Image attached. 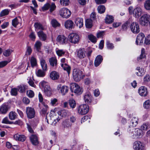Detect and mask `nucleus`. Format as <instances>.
I'll list each match as a JSON object with an SVG mask.
<instances>
[{
    "instance_id": "5fc2aeb1",
    "label": "nucleus",
    "mask_w": 150,
    "mask_h": 150,
    "mask_svg": "<svg viewBox=\"0 0 150 150\" xmlns=\"http://www.w3.org/2000/svg\"><path fill=\"white\" fill-rule=\"evenodd\" d=\"M149 125L148 123L143 124L141 126V128L143 130H146L149 128Z\"/></svg>"
},
{
    "instance_id": "37998d69",
    "label": "nucleus",
    "mask_w": 150,
    "mask_h": 150,
    "mask_svg": "<svg viewBox=\"0 0 150 150\" xmlns=\"http://www.w3.org/2000/svg\"><path fill=\"white\" fill-rule=\"evenodd\" d=\"M36 74L38 77H43L45 75V73L41 69H39L36 72Z\"/></svg>"
},
{
    "instance_id": "e2e57ef3",
    "label": "nucleus",
    "mask_w": 150,
    "mask_h": 150,
    "mask_svg": "<svg viewBox=\"0 0 150 150\" xmlns=\"http://www.w3.org/2000/svg\"><path fill=\"white\" fill-rule=\"evenodd\" d=\"M27 96L30 98L33 97L34 95V93L33 91L29 90L27 92Z\"/></svg>"
},
{
    "instance_id": "69168bd1",
    "label": "nucleus",
    "mask_w": 150,
    "mask_h": 150,
    "mask_svg": "<svg viewBox=\"0 0 150 150\" xmlns=\"http://www.w3.org/2000/svg\"><path fill=\"white\" fill-rule=\"evenodd\" d=\"M129 23L128 21H127L124 23L122 25V29L124 30H126L127 29L128 25Z\"/></svg>"
},
{
    "instance_id": "de8ad7c7",
    "label": "nucleus",
    "mask_w": 150,
    "mask_h": 150,
    "mask_svg": "<svg viewBox=\"0 0 150 150\" xmlns=\"http://www.w3.org/2000/svg\"><path fill=\"white\" fill-rule=\"evenodd\" d=\"M60 3L61 5L66 6L69 5L70 2L69 0H60Z\"/></svg>"
},
{
    "instance_id": "5701e85b",
    "label": "nucleus",
    "mask_w": 150,
    "mask_h": 150,
    "mask_svg": "<svg viewBox=\"0 0 150 150\" xmlns=\"http://www.w3.org/2000/svg\"><path fill=\"white\" fill-rule=\"evenodd\" d=\"M85 52L83 49H79L77 52V55L80 59H83L86 56Z\"/></svg>"
},
{
    "instance_id": "052dcab7",
    "label": "nucleus",
    "mask_w": 150,
    "mask_h": 150,
    "mask_svg": "<svg viewBox=\"0 0 150 150\" xmlns=\"http://www.w3.org/2000/svg\"><path fill=\"white\" fill-rule=\"evenodd\" d=\"M57 99L56 98H53L51 99L50 104L52 106H55L56 105L57 102Z\"/></svg>"
},
{
    "instance_id": "a19ab883",
    "label": "nucleus",
    "mask_w": 150,
    "mask_h": 150,
    "mask_svg": "<svg viewBox=\"0 0 150 150\" xmlns=\"http://www.w3.org/2000/svg\"><path fill=\"white\" fill-rule=\"evenodd\" d=\"M136 69L138 71V72H136V74L138 76H141L144 75L145 73V71L143 69L141 68L140 67H138Z\"/></svg>"
},
{
    "instance_id": "338daca9",
    "label": "nucleus",
    "mask_w": 150,
    "mask_h": 150,
    "mask_svg": "<svg viewBox=\"0 0 150 150\" xmlns=\"http://www.w3.org/2000/svg\"><path fill=\"white\" fill-rule=\"evenodd\" d=\"M18 89L16 88H12L11 90V94L13 96H16L17 94Z\"/></svg>"
},
{
    "instance_id": "49530a36",
    "label": "nucleus",
    "mask_w": 150,
    "mask_h": 150,
    "mask_svg": "<svg viewBox=\"0 0 150 150\" xmlns=\"http://www.w3.org/2000/svg\"><path fill=\"white\" fill-rule=\"evenodd\" d=\"M30 63L32 67L36 66L37 64L36 59L33 57H32L30 59Z\"/></svg>"
},
{
    "instance_id": "f03ea898",
    "label": "nucleus",
    "mask_w": 150,
    "mask_h": 150,
    "mask_svg": "<svg viewBox=\"0 0 150 150\" xmlns=\"http://www.w3.org/2000/svg\"><path fill=\"white\" fill-rule=\"evenodd\" d=\"M73 76L74 80L76 81H78L83 79L85 76L82 71L80 70L75 69L73 70Z\"/></svg>"
},
{
    "instance_id": "4d7b16f0",
    "label": "nucleus",
    "mask_w": 150,
    "mask_h": 150,
    "mask_svg": "<svg viewBox=\"0 0 150 150\" xmlns=\"http://www.w3.org/2000/svg\"><path fill=\"white\" fill-rule=\"evenodd\" d=\"M89 39L93 42L95 43L96 42V37L93 35H90L88 36Z\"/></svg>"
},
{
    "instance_id": "4be33fe9",
    "label": "nucleus",
    "mask_w": 150,
    "mask_h": 150,
    "mask_svg": "<svg viewBox=\"0 0 150 150\" xmlns=\"http://www.w3.org/2000/svg\"><path fill=\"white\" fill-rule=\"evenodd\" d=\"M92 96L90 92H87L84 96V99L86 103H91L92 101Z\"/></svg>"
},
{
    "instance_id": "9b49d317",
    "label": "nucleus",
    "mask_w": 150,
    "mask_h": 150,
    "mask_svg": "<svg viewBox=\"0 0 150 150\" xmlns=\"http://www.w3.org/2000/svg\"><path fill=\"white\" fill-rule=\"evenodd\" d=\"M60 16L63 18H68L70 16L71 12L70 10L66 8H63L59 11Z\"/></svg>"
},
{
    "instance_id": "f257e3e1",
    "label": "nucleus",
    "mask_w": 150,
    "mask_h": 150,
    "mask_svg": "<svg viewBox=\"0 0 150 150\" xmlns=\"http://www.w3.org/2000/svg\"><path fill=\"white\" fill-rule=\"evenodd\" d=\"M59 115L58 114L57 115L53 112V113L51 114L50 116H46V119L47 123L55 125L60 119L59 117Z\"/></svg>"
},
{
    "instance_id": "e433bc0d",
    "label": "nucleus",
    "mask_w": 150,
    "mask_h": 150,
    "mask_svg": "<svg viewBox=\"0 0 150 150\" xmlns=\"http://www.w3.org/2000/svg\"><path fill=\"white\" fill-rule=\"evenodd\" d=\"M42 105L45 107V108H43L42 109V110L41 111V113L42 114L44 115H45L47 113V116H48V113L47 112V109L48 108V106L47 105L45 104V103H42Z\"/></svg>"
},
{
    "instance_id": "a18cd8bd",
    "label": "nucleus",
    "mask_w": 150,
    "mask_h": 150,
    "mask_svg": "<svg viewBox=\"0 0 150 150\" xmlns=\"http://www.w3.org/2000/svg\"><path fill=\"white\" fill-rule=\"evenodd\" d=\"M144 7L146 10H150V0H147L145 1Z\"/></svg>"
},
{
    "instance_id": "473e14b6",
    "label": "nucleus",
    "mask_w": 150,
    "mask_h": 150,
    "mask_svg": "<svg viewBox=\"0 0 150 150\" xmlns=\"http://www.w3.org/2000/svg\"><path fill=\"white\" fill-rule=\"evenodd\" d=\"M70 114V112L69 111L65 110H61L58 113V114L63 117H65L69 115Z\"/></svg>"
},
{
    "instance_id": "f704fd0d",
    "label": "nucleus",
    "mask_w": 150,
    "mask_h": 150,
    "mask_svg": "<svg viewBox=\"0 0 150 150\" xmlns=\"http://www.w3.org/2000/svg\"><path fill=\"white\" fill-rule=\"evenodd\" d=\"M40 63L43 70L44 71H46L47 67L45 60L43 59H41L40 60Z\"/></svg>"
},
{
    "instance_id": "4468645a",
    "label": "nucleus",
    "mask_w": 150,
    "mask_h": 150,
    "mask_svg": "<svg viewBox=\"0 0 150 150\" xmlns=\"http://www.w3.org/2000/svg\"><path fill=\"white\" fill-rule=\"evenodd\" d=\"M57 89L62 95L64 96L67 93L69 88L66 86H62L60 84L57 86Z\"/></svg>"
},
{
    "instance_id": "09e8293b",
    "label": "nucleus",
    "mask_w": 150,
    "mask_h": 150,
    "mask_svg": "<svg viewBox=\"0 0 150 150\" xmlns=\"http://www.w3.org/2000/svg\"><path fill=\"white\" fill-rule=\"evenodd\" d=\"M56 53L59 56L61 57L65 53V51L63 50H59L57 49L56 50Z\"/></svg>"
},
{
    "instance_id": "c756f323",
    "label": "nucleus",
    "mask_w": 150,
    "mask_h": 150,
    "mask_svg": "<svg viewBox=\"0 0 150 150\" xmlns=\"http://www.w3.org/2000/svg\"><path fill=\"white\" fill-rule=\"evenodd\" d=\"M62 127L64 128H68L72 126V124L69 122L68 120H66L62 123Z\"/></svg>"
},
{
    "instance_id": "c03bdc74",
    "label": "nucleus",
    "mask_w": 150,
    "mask_h": 150,
    "mask_svg": "<svg viewBox=\"0 0 150 150\" xmlns=\"http://www.w3.org/2000/svg\"><path fill=\"white\" fill-rule=\"evenodd\" d=\"M13 51L12 50L10 49H7L4 51L3 54L5 57H8L11 55Z\"/></svg>"
},
{
    "instance_id": "72a5a7b5",
    "label": "nucleus",
    "mask_w": 150,
    "mask_h": 150,
    "mask_svg": "<svg viewBox=\"0 0 150 150\" xmlns=\"http://www.w3.org/2000/svg\"><path fill=\"white\" fill-rule=\"evenodd\" d=\"M61 67L63 68L64 70L67 71L68 74L69 75L70 73L71 67L66 63H61Z\"/></svg>"
},
{
    "instance_id": "f8f14e48",
    "label": "nucleus",
    "mask_w": 150,
    "mask_h": 150,
    "mask_svg": "<svg viewBox=\"0 0 150 150\" xmlns=\"http://www.w3.org/2000/svg\"><path fill=\"white\" fill-rule=\"evenodd\" d=\"M130 28L131 31L134 34L138 33L140 31L139 25L136 22H133L131 24Z\"/></svg>"
},
{
    "instance_id": "0e129e2a",
    "label": "nucleus",
    "mask_w": 150,
    "mask_h": 150,
    "mask_svg": "<svg viewBox=\"0 0 150 150\" xmlns=\"http://www.w3.org/2000/svg\"><path fill=\"white\" fill-rule=\"evenodd\" d=\"M144 43L147 45L150 44V34H149L145 38Z\"/></svg>"
},
{
    "instance_id": "7c9ffc66",
    "label": "nucleus",
    "mask_w": 150,
    "mask_h": 150,
    "mask_svg": "<svg viewBox=\"0 0 150 150\" xmlns=\"http://www.w3.org/2000/svg\"><path fill=\"white\" fill-rule=\"evenodd\" d=\"M138 119L136 117H133L131 119L130 125L132 127H135L138 123Z\"/></svg>"
},
{
    "instance_id": "6e6552de",
    "label": "nucleus",
    "mask_w": 150,
    "mask_h": 150,
    "mask_svg": "<svg viewBox=\"0 0 150 150\" xmlns=\"http://www.w3.org/2000/svg\"><path fill=\"white\" fill-rule=\"evenodd\" d=\"M89 110L88 106L85 104L80 105L78 108L79 113L81 115H84L87 114Z\"/></svg>"
},
{
    "instance_id": "9d476101",
    "label": "nucleus",
    "mask_w": 150,
    "mask_h": 150,
    "mask_svg": "<svg viewBox=\"0 0 150 150\" xmlns=\"http://www.w3.org/2000/svg\"><path fill=\"white\" fill-rule=\"evenodd\" d=\"M56 8V6L54 3L52 2L50 3H47L45 4L42 7L43 10H46L50 8L49 11L51 12H52L55 10Z\"/></svg>"
},
{
    "instance_id": "864d4df0",
    "label": "nucleus",
    "mask_w": 150,
    "mask_h": 150,
    "mask_svg": "<svg viewBox=\"0 0 150 150\" xmlns=\"http://www.w3.org/2000/svg\"><path fill=\"white\" fill-rule=\"evenodd\" d=\"M69 105L71 108H74L76 106L75 101L73 99H70L69 101Z\"/></svg>"
},
{
    "instance_id": "ea45409f",
    "label": "nucleus",
    "mask_w": 150,
    "mask_h": 150,
    "mask_svg": "<svg viewBox=\"0 0 150 150\" xmlns=\"http://www.w3.org/2000/svg\"><path fill=\"white\" fill-rule=\"evenodd\" d=\"M51 24L52 26L54 28L60 26V24L55 19H53L51 20Z\"/></svg>"
},
{
    "instance_id": "8fccbe9b",
    "label": "nucleus",
    "mask_w": 150,
    "mask_h": 150,
    "mask_svg": "<svg viewBox=\"0 0 150 150\" xmlns=\"http://www.w3.org/2000/svg\"><path fill=\"white\" fill-rule=\"evenodd\" d=\"M105 8L103 5H100L98 6V11L99 13H103L105 10Z\"/></svg>"
},
{
    "instance_id": "423d86ee",
    "label": "nucleus",
    "mask_w": 150,
    "mask_h": 150,
    "mask_svg": "<svg viewBox=\"0 0 150 150\" xmlns=\"http://www.w3.org/2000/svg\"><path fill=\"white\" fill-rule=\"evenodd\" d=\"M143 134L142 131L139 129H135L130 133L131 137L133 139H137L141 137Z\"/></svg>"
},
{
    "instance_id": "6e6d98bb",
    "label": "nucleus",
    "mask_w": 150,
    "mask_h": 150,
    "mask_svg": "<svg viewBox=\"0 0 150 150\" xmlns=\"http://www.w3.org/2000/svg\"><path fill=\"white\" fill-rule=\"evenodd\" d=\"M9 13V11L8 9H4L0 13V16H1L2 17L4 16L7 15Z\"/></svg>"
},
{
    "instance_id": "dca6fc26",
    "label": "nucleus",
    "mask_w": 150,
    "mask_h": 150,
    "mask_svg": "<svg viewBox=\"0 0 150 150\" xmlns=\"http://www.w3.org/2000/svg\"><path fill=\"white\" fill-rule=\"evenodd\" d=\"M144 37V35L143 33H139L137 36L136 41L137 45H140L142 43Z\"/></svg>"
},
{
    "instance_id": "1a4fd4ad",
    "label": "nucleus",
    "mask_w": 150,
    "mask_h": 150,
    "mask_svg": "<svg viewBox=\"0 0 150 150\" xmlns=\"http://www.w3.org/2000/svg\"><path fill=\"white\" fill-rule=\"evenodd\" d=\"M68 38L69 41L74 44L78 43L79 40V35L75 33H72L69 34Z\"/></svg>"
},
{
    "instance_id": "58836bf2",
    "label": "nucleus",
    "mask_w": 150,
    "mask_h": 150,
    "mask_svg": "<svg viewBox=\"0 0 150 150\" xmlns=\"http://www.w3.org/2000/svg\"><path fill=\"white\" fill-rule=\"evenodd\" d=\"M85 25L87 28H91L92 26V21L91 19H87L86 21Z\"/></svg>"
},
{
    "instance_id": "6ab92c4d",
    "label": "nucleus",
    "mask_w": 150,
    "mask_h": 150,
    "mask_svg": "<svg viewBox=\"0 0 150 150\" xmlns=\"http://www.w3.org/2000/svg\"><path fill=\"white\" fill-rule=\"evenodd\" d=\"M37 34L39 39L42 41H45L47 39V35L42 30H40L37 32Z\"/></svg>"
},
{
    "instance_id": "a211bd4d",
    "label": "nucleus",
    "mask_w": 150,
    "mask_h": 150,
    "mask_svg": "<svg viewBox=\"0 0 150 150\" xmlns=\"http://www.w3.org/2000/svg\"><path fill=\"white\" fill-rule=\"evenodd\" d=\"M138 93L141 96H146L148 94L147 88L144 86H141L139 88Z\"/></svg>"
},
{
    "instance_id": "aec40b11",
    "label": "nucleus",
    "mask_w": 150,
    "mask_h": 150,
    "mask_svg": "<svg viewBox=\"0 0 150 150\" xmlns=\"http://www.w3.org/2000/svg\"><path fill=\"white\" fill-rule=\"evenodd\" d=\"M56 40L58 42L62 44H65L67 41L66 38L62 35H58L57 38Z\"/></svg>"
},
{
    "instance_id": "2eb2a0df",
    "label": "nucleus",
    "mask_w": 150,
    "mask_h": 150,
    "mask_svg": "<svg viewBox=\"0 0 150 150\" xmlns=\"http://www.w3.org/2000/svg\"><path fill=\"white\" fill-rule=\"evenodd\" d=\"M26 113L27 117L31 119L34 117L35 112L33 108L27 107L26 108Z\"/></svg>"
},
{
    "instance_id": "cd10ccee",
    "label": "nucleus",
    "mask_w": 150,
    "mask_h": 150,
    "mask_svg": "<svg viewBox=\"0 0 150 150\" xmlns=\"http://www.w3.org/2000/svg\"><path fill=\"white\" fill-rule=\"evenodd\" d=\"M30 139L31 142L33 145H36L38 144L39 142L38 139L36 135H31L30 137Z\"/></svg>"
},
{
    "instance_id": "603ef678",
    "label": "nucleus",
    "mask_w": 150,
    "mask_h": 150,
    "mask_svg": "<svg viewBox=\"0 0 150 150\" xmlns=\"http://www.w3.org/2000/svg\"><path fill=\"white\" fill-rule=\"evenodd\" d=\"M18 91L21 92H23L25 91L26 88V86L23 85H20L18 87Z\"/></svg>"
},
{
    "instance_id": "f3484780",
    "label": "nucleus",
    "mask_w": 150,
    "mask_h": 150,
    "mask_svg": "<svg viewBox=\"0 0 150 150\" xmlns=\"http://www.w3.org/2000/svg\"><path fill=\"white\" fill-rule=\"evenodd\" d=\"M10 108V107L8 105L4 103L0 107V112L2 114H5Z\"/></svg>"
},
{
    "instance_id": "4c0bfd02",
    "label": "nucleus",
    "mask_w": 150,
    "mask_h": 150,
    "mask_svg": "<svg viewBox=\"0 0 150 150\" xmlns=\"http://www.w3.org/2000/svg\"><path fill=\"white\" fill-rule=\"evenodd\" d=\"M8 116L10 120H13L17 118V115L15 112L11 111L9 113Z\"/></svg>"
},
{
    "instance_id": "ddd939ff",
    "label": "nucleus",
    "mask_w": 150,
    "mask_h": 150,
    "mask_svg": "<svg viewBox=\"0 0 150 150\" xmlns=\"http://www.w3.org/2000/svg\"><path fill=\"white\" fill-rule=\"evenodd\" d=\"M133 148L135 150H145V144L140 141L134 142Z\"/></svg>"
},
{
    "instance_id": "2f4dec72",
    "label": "nucleus",
    "mask_w": 150,
    "mask_h": 150,
    "mask_svg": "<svg viewBox=\"0 0 150 150\" xmlns=\"http://www.w3.org/2000/svg\"><path fill=\"white\" fill-rule=\"evenodd\" d=\"M34 26L36 31H38L39 30H41L42 31L44 30V28L43 26L40 23H34Z\"/></svg>"
},
{
    "instance_id": "13d9d810",
    "label": "nucleus",
    "mask_w": 150,
    "mask_h": 150,
    "mask_svg": "<svg viewBox=\"0 0 150 150\" xmlns=\"http://www.w3.org/2000/svg\"><path fill=\"white\" fill-rule=\"evenodd\" d=\"M106 45L107 48L110 50H112L113 49L114 46L113 44L110 43L109 41L107 40L106 42Z\"/></svg>"
},
{
    "instance_id": "b1692460",
    "label": "nucleus",
    "mask_w": 150,
    "mask_h": 150,
    "mask_svg": "<svg viewBox=\"0 0 150 150\" xmlns=\"http://www.w3.org/2000/svg\"><path fill=\"white\" fill-rule=\"evenodd\" d=\"M49 62L52 67H57V60L56 57H52L50 58L49 59Z\"/></svg>"
},
{
    "instance_id": "0eeeda50",
    "label": "nucleus",
    "mask_w": 150,
    "mask_h": 150,
    "mask_svg": "<svg viewBox=\"0 0 150 150\" xmlns=\"http://www.w3.org/2000/svg\"><path fill=\"white\" fill-rule=\"evenodd\" d=\"M70 88L71 91L74 92L75 93L78 94H81L83 92L82 88L77 84L75 83L70 84Z\"/></svg>"
},
{
    "instance_id": "c9c22d12",
    "label": "nucleus",
    "mask_w": 150,
    "mask_h": 150,
    "mask_svg": "<svg viewBox=\"0 0 150 150\" xmlns=\"http://www.w3.org/2000/svg\"><path fill=\"white\" fill-rule=\"evenodd\" d=\"M105 20L106 23H110L113 21V17L112 16L107 15L105 19Z\"/></svg>"
},
{
    "instance_id": "7ed1b4c3",
    "label": "nucleus",
    "mask_w": 150,
    "mask_h": 150,
    "mask_svg": "<svg viewBox=\"0 0 150 150\" xmlns=\"http://www.w3.org/2000/svg\"><path fill=\"white\" fill-rule=\"evenodd\" d=\"M128 10L129 13L133 14V16L136 18H139L142 13V10L139 7H137L133 10L132 7L130 6Z\"/></svg>"
},
{
    "instance_id": "a878e982",
    "label": "nucleus",
    "mask_w": 150,
    "mask_h": 150,
    "mask_svg": "<svg viewBox=\"0 0 150 150\" xmlns=\"http://www.w3.org/2000/svg\"><path fill=\"white\" fill-rule=\"evenodd\" d=\"M103 60L102 56L99 55L96 57L94 61V65L96 67L98 66L101 63Z\"/></svg>"
},
{
    "instance_id": "680f3d73",
    "label": "nucleus",
    "mask_w": 150,
    "mask_h": 150,
    "mask_svg": "<svg viewBox=\"0 0 150 150\" xmlns=\"http://www.w3.org/2000/svg\"><path fill=\"white\" fill-rule=\"evenodd\" d=\"M2 122L6 124H12L13 122L9 121L8 117H6L3 119Z\"/></svg>"
},
{
    "instance_id": "c85d7f7f",
    "label": "nucleus",
    "mask_w": 150,
    "mask_h": 150,
    "mask_svg": "<svg viewBox=\"0 0 150 150\" xmlns=\"http://www.w3.org/2000/svg\"><path fill=\"white\" fill-rule=\"evenodd\" d=\"M14 137L16 140L22 142L24 141L26 139V137L24 135L18 134L14 135Z\"/></svg>"
},
{
    "instance_id": "774afa93",
    "label": "nucleus",
    "mask_w": 150,
    "mask_h": 150,
    "mask_svg": "<svg viewBox=\"0 0 150 150\" xmlns=\"http://www.w3.org/2000/svg\"><path fill=\"white\" fill-rule=\"evenodd\" d=\"M150 81V76L148 74L146 75L144 77V81L145 83H147Z\"/></svg>"
},
{
    "instance_id": "3c124183",
    "label": "nucleus",
    "mask_w": 150,
    "mask_h": 150,
    "mask_svg": "<svg viewBox=\"0 0 150 150\" xmlns=\"http://www.w3.org/2000/svg\"><path fill=\"white\" fill-rule=\"evenodd\" d=\"M19 22L17 17H16L12 20V25L14 27H16L17 25L18 24Z\"/></svg>"
},
{
    "instance_id": "393cba45",
    "label": "nucleus",
    "mask_w": 150,
    "mask_h": 150,
    "mask_svg": "<svg viewBox=\"0 0 150 150\" xmlns=\"http://www.w3.org/2000/svg\"><path fill=\"white\" fill-rule=\"evenodd\" d=\"M75 23L79 28H81L83 27V18H76L75 21Z\"/></svg>"
},
{
    "instance_id": "bb28decb",
    "label": "nucleus",
    "mask_w": 150,
    "mask_h": 150,
    "mask_svg": "<svg viewBox=\"0 0 150 150\" xmlns=\"http://www.w3.org/2000/svg\"><path fill=\"white\" fill-rule=\"evenodd\" d=\"M50 77L52 80H56L59 79V75L58 73L55 71H53L50 73Z\"/></svg>"
},
{
    "instance_id": "39448f33",
    "label": "nucleus",
    "mask_w": 150,
    "mask_h": 150,
    "mask_svg": "<svg viewBox=\"0 0 150 150\" xmlns=\"http://www.w3.org/2000/svg\"><path fill=\"white\" fill-rule=\"evenodd\" d=\"M150 21V15L147 13L144 14L141 16L139 20V23L142 25L147 26Z\"/></svg>"
},
{
    "instance_id": "bf43d9fd",
    "label": "nucleus",
    "mask_w": 150,
    "mask_h": 150,
    "mask_svg": "<svg viewBox=\"0 0 150 150\" xmlns=\"http://www.w3.org/2000/svg\"><path fill=\"white\" fill-rule=\"evenodd\" d=\"M144 107L148 109L150 107V100H147L144 103Z\"/></svg>"
},
{
    "instance_id": "79ce46f5",
    "label": "nucleus",
    "mask_w": 150,
    "mask_h": 150,
    "mask_svg": "<svg viewBox=\"0 0 150 150\" xmlns=\"http://www.w3.org/2000/svg\"><path fill=\"white\" fill-rule=\"evenodd\" d=\"M42 45V42L39 41H37L35 43L34 46L36 50L37 51H39Z\"/></svg>"
},
{
    "instance_id": "20e7f679",
    "label": "nucleus",
    "mask_w": 150,
    "mask_h": 150,
    "mask_svg": "<svg viewBox=\"0 0 150 150\" xmlns=\"http://www.w3.org/2000/svg\"><path fill=\"white\" fill-rule=\"evenodd\" d=\"M40 85L44 89V92L47 96H50L52 94L50 87L46 81H43L40 83Z\"/></svg>"
},
{
    "instance_id": "412c9836",
    "label": "nucleus",
    "mask_w": 150,
    "mask_h": 150,
    "mask_svg": "<svg viewBox=\"0 0 150 150\" xmlns=\"http://www.w3.org/2000/svg\"><path fill=\"white\" fill-rule=\"evenodd\" d=\"M64 26L66 28L70 30L71 29L74 28V23L71 20H68L65 22Z\"/></svg>"
}]
</instances>
